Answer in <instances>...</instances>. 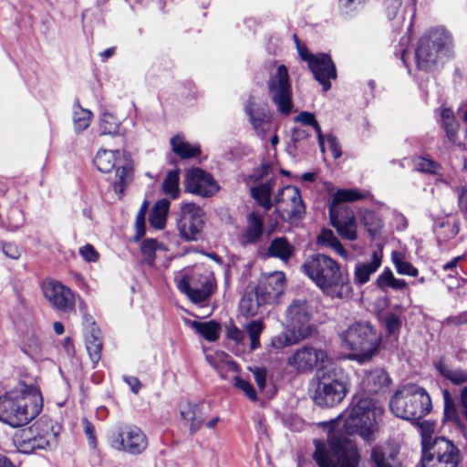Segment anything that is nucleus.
<instances>
[{"instance_id": "nucleus-1", "label": "nucleus", "mask_w": 467, "mask_h": 467, "mask_svg": "<svg viewBox=\"0 0 467 467\" xmlns=\"http://www.w3.org/2000/svg\"><path fill=\"white\" fill-rule=\"evenodd\" d=\"M303 273L331 298H348L352 293L348 274L333 258L317 254L303 263Z\"/></svg>"}, {"instance_id": "nucleus-2", "label": "nucleus", "mask_w": 467, "mask_h": 467, "mask_svg": "<svg viewBox=\"0 0 467 467\" xmlns=\"http://www.w3.org/2000/svg\"><path fill=\"white\" fill-rule=\"evenodd\" d=\"M43 407V398L36 386H25L23 389L0 397V420L16 428L27 424L36 417Z\"/></svg>"}, {"instance_id": "nucleus-3", "label": "nucleus", "mask_w": 467, "mask_h": 467, "mask_svg": "<svg viewBox=\"0 0 467 467\" xmlns=\"http://www.w3.org/2000/svg\"><path fill=\"white\" fill-rule=\"evenodd\" d=\"M313 459L318 467H358L361 455L358 446L337 431L328 435L327 443L315 441Z\"/></svg>"}, {"instance_id": "nucleus-4", "label": "nucleus", "mask_w": 467, "mask_h": 467, "mask_svg": "<svg viewBox=\"0 0 467 467\" xmlns=\"http://www.w3.org/2000/svg\"><path fill=\"white\" fill-rule=\"evenodd\" d=\"M341 347L350 350V358L369 360L378 351L381 337L368 322H354L338 333Z\"/></svg>"}, {"instance_id": "nucleus-5", "label": "nucleus", "mask_w": 467, "mask_h": 467, "mask_svg": "<svg viewBox=\"0 0 467 467\" xmlns=\"http://www.w3.org/2000/svg\"><path fill=\"white\" fill-rule=\"evenodd\" d=\"M391 411L399 418L416 420L425 417L431 410V400L425 389L409 384L395 392L389 401Z\"/></svg>"}, {"instance_id": "nucleus-6", "label": "nucleus", "mask_w": 467, "mask_h": 467, "mask_svg": "<svg viewBox=\"0 0 467 467\" xmlns=\"http://www.w3.org/2000/svg\"><path fill=\"white\" fill-rule=\"evenodd\" d=\"M365 195L358 190L342 189L337 191L329 205L328 213L333 227L346 240L354 241L358 237L357 222L354 213L343 202L360 200Z\"/></svg>"}, {"instance_id": "nucleus-7", "label": "nucleus", "mask_w": 467, "mask_h": 467, "mask_svg": "<svg viewBox=\"0 0 467 467\" xmlns=\"http://www.w3.org/2000/svg\"><path fill=\"white\" fill-rule=\"evenodd\" d=\"M383 410L376 406L369 399H360L345 418L344 430L348 434H358L363 440H375L378 431V420Z\"/></svg>"}, {"instance_id": "nucleus-8", "label": "nucleus", "mask_w": 467, "mask_h": 467, "mask_svg": "<svg viewBox=\"0 0 467 467\" xmlns=\"http://www.w3.org/2000/svg\"><path fill=\"white\" fill-rule=\"evenodd\" d=\"M314 400L319 406L332 407L340 403L348 392V376L340 368L319 369Z\"/></svg>"}, {"instance_id": "nucleus-9", "label": "nucleus", "mask_w": 467, "mask_h": 467, "mask_svg": "<svg viewBox=\"0 0 467 467\" xmlns=\"http://www.w3.org/2000/svg\"><path fill=\"white\" fill-rule=\"evenodd\" d=\"M57 431L50 419L42 417L27 429L15 436V444L23 453H32L45 450L56 442Z\"/></svg>"}, {"instance_id": "nucleus-10", "label": "nucleus", "mask_w": 467, "mask_h": 467, "mask_svg": "<svg viewBox=\"0 0 467 467\" xmlns=\"http://www.w3.org/2000/svg\"><path fill=\"white\" fill-rule=\"evenodd\" d=\"M461 452L456 445L443 437L428 441L422 436L421 467H457Z\"/></svg>"}, {"instance_id": "nucleus-11", "label": "nucleus", "mask_w": 467, "mask_h": 467, "mask_svg": "<svg viewBox=\"0 0 467 467\" xmlns=\"http://www.w3.org/2000/svg\"><path fill=\"white\" fill-rule=\"evenodd\" d=\"M178 289L186 294L193 303L206 301L213 293L214 279L199 270L179 272L175 276Z\"/></svg>"}, {"instance_id": "nucleus-12", "label": "nucleus", "mask_w": 467, "mask_h": 467, "mask_svg": "<svg viewBox=\"0 0 467 467\" xmlns=\"http://www.w3.org/2000/svg\"><path fill=\"white\" fill-rule=\"evenodd\" d=\"M453 39L443 26H436L427 31L419 40L415 58L430 57H451L453 55Z\"/></svg>"}, {"instance_id": "nucleus-13", "label": "nucleus", "mask_w": 467, "mask_h": 467, "mask_svg": "<svg viewBox=\"0 0 467 467\" xmlns=\"http://www.w3.org/2000/svg\"><path fill=\"white\" fill-rule=\"evenodd\" d=\"M108 441L112 449L132 455L142 453L148 446L146 435L135 425L114 427L108 433Z\"/></svg>"}, {"instance_id": "nucleus-14", "label": "nucleus", "mask_w": 467, "mask_h": 467, "mask_svg": "<svg viewBox=\"0 0 467 467\" xmlns=\"http://www.w3.org/2000/svg\"><path fill=\"white\" fill-rule=\"evenodd\" d=\"M94 164L99 171L104 173L116 168L113 187L116 192L122 193L131 180V169L123 159V153L120 150H100L95 156Z\"/></svg>"}, {"instance_id": "nucleus-15", "label": "nucleus", "mask_w": 467, "mask_h": 467, "mask_svg": "<svg viewBox=\"0 0 467 467\" xmlns=\"http://www.w3.org/2000/svg\"><path fill=\"white\" fill-rule=\"evenodd\" d=\"M314 311L305 299H295L287 306L285 321L288 331H294L299 338H307L316 332L312 323Z\"/></svg>"}, {"instance_id": "nucleus-16", "label": "nucleus", "mask_w": 467, "mask_h": 467, "mask_svg": "<svg viewBox=\"0 0 467 467\" xmlns=\"http://www.w3.org/2000/svg\"><path fill=\"white\" fill-rule=\"evenodd\" d=\"M204 212L193 202L182 203L176 222L180 236L186 242H197L202 238Z\"/></svg>"}, {"instance_id": "nucleus-17", "label": "nucleus", "mask_w": 467, "mask_h": 467, "mask_svg": "<svg viewBox=\"0 0 467 467\" xmlns=\"http://www.w3.org/2000/svg\"><path fill=\"white\" fill-rule=\"evenodd\" d=\"M328 361V355L323 348L304 345L296 348L286 358V364L299 373H309L323 367Z\"/></svg>"}, {"instance_id": "nucleus-18", "label": "nucleus", "mask_w": 467, "mask_h": 467, "mask_svg": "<svg viewBox=\"0 0 467 467\" xmlns=\"http://www.w3.org/2000/svg\"><path fill=\"white\" fill-rule=\"evenodd\" d=\"M268 86L271 99L277 106L279 112L288 115L292 110V91L288 71L284 65L277 67Z\"/></svg>"}, {"instance_id": "nucleus-19", "label": "nucleus", "mask_w": 467, "mask_h": 467, "mask_svg": "<svg viewBox=\"0 0 467 467\" xmlns=\"http://www.w3.org/2000/svg\"><path fill=\"white\" fill-rule=\"evenodd\" d=\"M275 209L284 220L302 219L306 209L299 190L290 185L282 188L275 197Z\"/></svg>"}, {"instance_id": "nucleus-20", "label": "nucleus", "mask_w": 467, "mask_h": 467, "mask_svg": "<svg viewBox=\"0 0 467 467\" xmlns=\"http://www.w3.org/2000/svg\"><path fill=\"white\" fill-rule=\"evenodd\" d=\"M370 467H403L400 447L393 441L375 444L369 451Z\"/></svg>"}, {"instance_id": "nucleus-21", "label": "nucleus", "mask_w": 467, "mask_h": 467, "mask_svg": "<svg viewBox=\"0 0 467 467\" xmlns=\"http://www.w3.org/2000/svg\"><path fill=\"white\" fill-rule=\"evenodd\" d=\"M185 191L202 197H210L219 191L213 176L200 168L188 170L185 174Z\"/></svg>"}, {"instance_id": "nucleus-22", "label": "nucleus", "mask_w": 467, "mask_h": 467, "mask_svg": "<svg viewBox=\"0 0 467 467\" xmlns=\"http://www.w3.org/2000/svg\"><path fill=\"white\" fill-rule=\"evenodd\" d=\"M43 293L46 299L57 310L69 312L75 307V297L72 291L55 280L43 284Z\"/></svg>"}, {"instance_id": "nucleus-23", "label": "nucleus", "mask_w": 467, "mask_h": 467, "mask_svg": "<svg viewBox=\"0 0 467 467\" xmlns=\"http://www.w3.org/2000/svg\"><path fill=\"white\" fill-rule=\"evenodd\" d=\"M285 274L283 272H274L261 280L256 289L257 296L265 304H271L284 293Z\"/></svg>"}, {"instance_id": "nucleus-24", "label": "nucleus", "mask_w": 467, "mask_h": 467, "mask_svg": "<svg viewBox=\"0 0 467 467\" xmlns=\"http://www.w3.org/2000/svg\"><path fill=\"white\" fill-rule=\"evenodd\" d=\"M180 415L191 435L201 430L204 422L202 406L198 403L185 402L180 405Z\"/></svg>"}, {"instance_id": "nucleus-25", "label": "nucleus", "mask_w": 467, "mask_h": 467, "mask_svg": "<svg viewBox=\"0 0 467 467\" xmlns=\"http://www.w3.org/2000/svg\"><path fill=\"white\" fill-rule=\"evenodd\" d=\"M308 68L315 78L322 85L323 90L331 88V79H336L337 71L333 60H306Z\"/></svg>"}, {"instance_id": "nucleus-26", "label": "nucleus", "mask_w": 467, "mask_h": 467, "mask_svg": "<svg viewBox=\"0 0 467 467\" xmlns=\"http://www.w3.org/2000/svg\"><path fill=\"white\" fill-rule=\"evenodd\" d=\"M254 106V100L250 99L245 106V112L257 135L265 139L266 134L273 130L270 116L264 109H255Z\"/></svg>"}, {"instance_id": "nucleus-27", "label": "nucleus", "mask_w": 467, "mask_h": 467, "mask_svg": "<svg viewBox=\"0 0 467 467\" xmlns=\"http://www.w3.org/2000/svg\"><path fill=\"white\" fill-rule=\"evenodd\" d=\"M246 227L240 236L242 244H256L262 237L264 232V218L256 213H250L246 219Z\"/></svg>"}, {"instance_id": "nucleus-28", "label": "nucleus", "mask_w": 467, "mask_h": 467, "mask_svg": "<svg viewBox=\"0 0 467 467\" xmlns=\"http://www.w3.org/2000/svg\"><path fill=\"white\" fill-rule=\"evenodd\" d=\"M382 263V255L379 252H373L368 262L358 263L354 270V282L358 285H363L370 279L371 275L375 274Z\"/></svg>"}, {"instance_id": "nucleus-29", "label": "nucleus", "mask_w": 467, "mask_h": 467, "mask_svg": "<svg viewBox=\"0 0 467 467\" xmlns=\"http://www.w3.org/2000/svg\"><path fill=\"white\" fill-rule=\"evenodd\" d=\"M389 383V375L380 368L368 372L362 380L363 387L368 393H378L384 390Z\"/></svg>"}, {"instance_id": "nucleus-30", "label": "nucleus", "mask_w": 467, "mask_h": 467, "mask_svg": "<svg viewBox=\"0 0 467 467\" xmlns=\"http://www.w3.org/2000/svg\"><path fill=\"white\" fill-rule=\"evenodd\" d=\"M437 371L453 385H462L467 383V369L462 368H451L442 359L434 363Z\"/></svg>"}, {"instance_id": "nucleus-31", "label": "nucleus", "mask_w": 467, "mask_h": 467, "mask_svg": "<svg viewBox=\"0 0 467 467\" xmlns=\"http://www.w3.org/2000/svg\"><path fill=\"white\" fill-rule=\"evenodd\" d=\"M317 243L319 246L334 251L344 259H348V254L341 244L338 238L330 229H323L317 236Z\"/></svg>"}, {"instance_id": "nucleus-32", "label": "nucleus", "mask_w": 467, "mask_h": 467, "mask_svg": "<svg viewBox=\"0 0 467 467\" xmlns=\"http://www.w3.org/2000/svg\"><path fill=\"white\" fill-rule=\"evenodd\" d=\"M376 285L382 291H386L389 288L401 291L407 288V282L404 279L396 278L392 271L388 267L378 276Z\"/></svg>"}, {"instance_id": "nucleus-33", "label": "nucleus", "mask_w": 467, "mask_h": 467, "mask_svg": "<svg viewBox=\"0 0 467 467\" xmlns=\"http://www.w3.org/2000/svg\"><path fill=\"white\" fill-rule=\"evenodd\" d=\"M86 348L93 363H98L101 358L102 340L100 330L95 327L89 329L86 336Z\"/></svg>"}, {"instance_id": "nucleus-34", "label": "nucleus", "mask_w": 467, "mask_h": 467, "mask_svg": "<svg viewBox=\"0 0 467 467\" xmlns=\"http://www.w3.org/2000/svg\"><path fill=\"white\" fill-rule=\"evenodd\" d=\"M170 208V201L159 200L153 206L150 214V223L155 229H163Z\"/></svg>"}, {"instance_id": "nucleus-35", "label": "nucleus", "mask_w": 467, "mask_h": 467, "mask_svg": "<svg viewBox=\"0 0 467 467\" xmlns=\"http://www.w3.org/2000/svg\"><path fill=\"white\" fill-rule=\"evenodd\" d=\"M173 152L182 159H189L198 156L201 153L200 146L190 144L181 136H175L171 140Z\"/></svg>"}, {"instance_id": "nucleus-36", "label": "nucleus", "mask_w": 467, "mask_h": 467, "mask_svg": "<svg viewBox=\"0 0 467 467\" xmlns=\"http://www.w3.org/2000/svg\"><path fill=\"white\" fill-rule=\"evenodd\" d=\"M293 253L294 246L285 237L274 239L268 248L271 256L280 258L284 262H287Z\"/></svg>"}, {"instance_id": "nucleus-37", "label": "nucleus", "mask_w": 467, "mask_h": 467, "mask_svg": "<svg viewBox=\"0 0 467 467\" xmlns=\"http://www.w3.org/2000/svg\"><path fill=\"white\" fill-rule=\"evenodd\" d=\"M391 262L399 275L416 277L419 275V270L408 261L407 256L398 251L391 253Z\"/></svg>"}, {"instance_id": "nucleus-38", "label": "nucleus", "mask_w": 467, "mask_h": 467, "mask_svg": "<svg viewBox=\"0 0 467 467\" xmlns=\"http://www.w3.org/2000/svg\"><path fill=\"white\" fill-rule=\"evenodd\" d=\"M73 124L77 132H81L89 127L92 118V112L89 109H83L77 99L73 106Z\"/></svg>"}, {"instance_id": "nucleus-39", "label": "nucleus", "mask_w": 467, "mask_h": 467, "mask_svg": "<svg viewBox=\"0 0 467 467\" xmlns=\"http://www.w3.org/2000/svg\"><path fill=\"white\" fill-rule=\"evenodd\" d=\"M274 180L271 177L266 182L261 183L258 186L251 189L252 196L256 200L259 205L264 207L266 211L270 210L272 203L270 196L273 189Z\"/></svg>"}, {"instance_id": "nucleus-40", "label": "nucleus", "mask_w": 467, "mask_h": 467, "mask_svg": "<svg viewBox=\"0 0 467 467\" xmlns=\"http://www.w3.org/2000/svg\"><path fill=\"white\" fill-rule=\"evenodd\" d=\"M442 396L444 401V420L455 423L461 428L462 431H464L465 427L460 419L456 403L451 398V393L448 389H444Z\"/></svg>"}, {"instance_id": "nucleus-41", "label": "nucleus", "mask_w": 467, "mask_h": 467, "mask_svg": "<svg viewBox=\"0 0 467 467\" xmlns=\"http://www.w3.org/2000/svg\"><path fill=\"white\" fill-rule=\"evenodd\" d=\"M261 304L264 303L261 301L260 296H257V292H255V295L245 294L239 303L240 313L247 317H254L257 315Z\"/></svg>"}, {"instance_id": "nucleus-42", "label": "nucleus", "mask_w": 467, "mask_h": 467, "mask_svg": "<svg viewBox=\"0 0 467 467\" xmlns=\"http://www.w3.org/2000/svg\"><path fill=\"white\" fill-rule=\"evenodd\" d=\"M99 130L101 135H119L120 134V121L115 115L106 111L100 117Z\"/></svg>"}, {"instance_id": "nucleus-43", "label": "nucleus", "mask_w": 467, "mask_h": 467, "mask_svg": "<svg viewBox=\"0 0 467 467\" xmlns=\"http://www.w3.org/2000/svg\"><path fill=\"white\" fill-rule=\"evenodd\" d=\"M305 338H299L294 331L282 332L272 337L270 346L275 349H283L295 345Z\"/></svg>"}, {"instance_id": "nucleus-44", "label": "nucleus", "mask_w": 467, "mask_h": 467, "mask_svg": "<svg viewBox=\"0 0 467 467\" xmlns=\"http://www.w3.org/2000/svg\"><path fill=\"white\" fill-rule=\"evenodd\" d=\"M192 326L208 341H215L219 337L220 326L214 321L193 322Z\"/></svg>"}, {"instance_id": "nucleus-45", "label": "nucleus", "mask_w": 467, "mask_h": 467, "mask_svg": "<svg viewBox=\"0 0 467 467\" xmlns=\"http://www.w3.org/2000/svg\"><path fill=\"white\" fill-rule=\"evenodd\" d=\"M361 222L365 229L372 236L378 234L382 227L380 217L373 211L366 210L362 213Z\"/></svg>"}, {"instance_id": "nucleus-46", "label": "nucleus", "mask_w": 467, "mask_h": 467, "mask_svg": "<svg viewBox=\"0 0 467 467\" xmlns=\"http://www.w3.org/2000/svg\"><path fill=\"white\" fill-rule=\"evenodd\" d=\"M179 170L170 171L162 182L163 192L172 199H177L179 196Z\"/></svg>"}, {"instance_id": "nucleus-47", "label": "nucleus", "mask_w": 467, "mask_h": 467, "mask_svg": "<svg viewBox=\"0 0 467 467\" xmlns=\"http://www.w3.org/2000/svg\"><path fill=\"white\" fill-rule=\"evenodd\" d=\"M140 249L144 255L145 263L150 266L153 265L156 251L166 250L164 244L157 242L155 239L144 240Z\"/></svg>"}, {"instance_id": "nucleus-48", "label": "nucleus", "mask_w": 467, "mask_h": 467, "mask_svg": "<svg viewBox=\"0 0 467 467\" xmlns=\"http://www.w3.org/2000/svg\"><path fill=\"white\" fill-rule=\"evenodd\" d=\"M413 169L420 172L440 175L441 166L430 158L418 156L413 159Z\"/></svg>"}, {"instance_id": "nucleus-49", "label": "nucleus", "mask_w": 467, "mask_h": 467, "mask_svg": "<svg viewBox=\"0 0 467 467\" xmlns=\"http://www.w3.org/2000/svg\"><path fill=\"white\" fill-rule=\"evenodd\" d=\"M245 330L250 339V349L255 350L260 347V336L264 330L262 320H253L246 324Z\"/></svg>"}, {"instance_id": "nucleus-50", "label": "nucleus", "mask_w": 467, "mask_h": 467, "mask_svg": "<svg viewBox=\"0 0 467 467\" xmlns=\"http://www.w3.org/2000/svg\"><path fill=\"white\" fill-rule=\"evenodd\" d=\"M441 118L447 137L450 140L454 141L458 130V123L454 119L452 110L448 108L442 109L441 111Z\"/></svg>"}, {"instance_id": "nucleus-51", "label": "nucleus", "mask_w": 467, "mask_h": 467, "mask_svg": "<svg viewBox=\"0 0 467 467\" xmlns=\"http://www.w3.org/2000/svg\"><path fill=\"white\" fill-rule=\"evenodd\" d=\"M296 120L302 124L312 126L315 129L316 132L317 133L318 143L321 151L325 152L324 136L322 135L319 124L316 120L315 115L310 112L303 111L296 116Z\"/></svg>"}, {"instance_id": "nucleus-52", "label": "nucleus", "mask_w": 467, "mask_h": 467, "mask_svg": "<svg viewBox=\"0 0 467 467\" xmlns=\"http://www.w3.org/2000/svg\"><path fill=\"white\" fill-rule=\"evenodd\" d=\"M25 221L23 212L17 207H12L7 213V223L4 226L10 231H16Z\"/></svg>"}, {"instance_id": "nucleus-53", "label": "nucleus", "mask_w": 467, "mask_h": 467, "mask_svg": "<svg viewBox=\"0 0 467 467\" xmlns=\"http://www.w3.org/2000/svg\"><path fill=\"white\" fill-rule=\"evenodd\" d=\"M383 324L386 327V330L389 336L397 337L400 327H401V319L399 316L394 313H388L383 317Z\"/></svg>"}, {"instance_id": "nucleus-54", "label": "nucleus", "mask_w": 467, "mask_h": 467, "mask_svg": "<svg viewBox=\"0 0 467 467\" xmlns=\"http://www.w3.org/2000/svg\"><path fill=\"white\" fill-rule=\"evenodd\" d=\"M206 359L218 371H220L221 365L223 364H225L231 369L235 368V364L229 359L228 355L224 352H216L213 356L209 355L206 357Z\"/></svg>"}, {"instance_id": "nucleus-55", "label": "nucleus", "mask_w": 467, "mask_h": 467, "mask_svg": "<svg viewBox=\"0 0 467 467\" xmlns=\"http://www.w3.org/2000/svg\"><path fill=\"white\" fill-rule=\"evenodd\" d=\"M148 210V202H143V203L140 206V211L137 213L136 216V230H137V238H140L144 234L145 231V216Z\"/></svg>"}, {"instance_id": "nucleus-56", "label": "nucleus", "mask_w": 467, "mask_h": 467, "mask_svg": "<svg viewBox=\"0 0 467 467\" xmlns=\"http://www.w3.org/2000/svg\"><path fill=\"white\" fill-rule=\"evenodd\" d=\"M234 385L237 389H241L245 393V395L251 400H256V391L254 388L245 379L235 377L234 378Z\"/></svg>"}, {"instance_id": "nucleus-57", "label": "nucleus", "mask_w": 467, "mask_h": 467, "mask_svg": "<svg viewBox=\"0 0 467 467\" xmlns=\"http://www.w3.org/2000/svg\"><path fill=\"white\" fill-rule=\"evenodd\" d=\"M82 425H83L84 432L88 439L89 447L92 449H96L98 442H97L94 425L91 422H89L87 419H83Z\"/></svg>"}, {"instance_id": "nucleus-58", "label": "nucleus", "mask_w": 467, "mask_h": 467, "mask_svg": "<svg viewBox=\"0 0 467 467\" xmlns=\"http://www.w3.org/2000/svg\"><path fill=\"white\" fill-rule=\"evenodd\" d=\"M226 337L237 345L243 344L245 338L244 332L233 324L227 326Z\"/></svg>"}, {"instance_id": "nucleus-59", "label": "nucleus", "mask_w": 467, "mask_h": 467, "mask_svg": "<svg viewBox=\"0 0 467 467\" xmlns=\"http://www.w3.org/2000/svg\"><path fill=\"white\" fill-rule=\"evenodd\" d=\"M458 208L463 218L467 220V189L459 187L456 189Z\"/></svg>"}, {"instance_id": "nucleus-60", "label": "nucleus", "mask_w": 467, "mask_h": 467, "mask_svg": "<svg viewBox=\"0 0 467 467\" xmlns=\"http://www.w3.org/2000/svg\"><path fill=\"white\" fill-rule=\"evenodd\" d=\"M79 254L85 261L89 263L97 262L99 256L94 246L89 244L80 247Z\"/></svg>"}, {"instance_id": "nucleus-61", "label": "nucleus", "mask_w": 467, "mask_h": 467, "mask_svg": "<svg viewBox=\"0 0 467 467\" xmlns=\"http://www.w3.org/2000/svg\"><path fill=\"white\" fill-rule=\"evenodd\" d=\"M402 0H384L386 14L389 19H394L400 11Z\"/></svg>"}, {"instance_id": "nucleus-62", "label": "nucleus", "mask_w": 467, "mask_h": 467, "mask_svg": "<svg viewBox=\"0 0 467 467\" xmlns=\"http://www.w3.org/2000/svg\"><path fill=\"white\" fill-rule=\"evenodd\" d=\"M324 141L325 148L327 146L335 159H337L341 156L340 146L336 137H334L333 135H327L326 139L324 138Z\"/></svg>"}, {"instance_id": "nucleus-63", "label": "nucleus", "mask_w": 467, "mask_h": 467, "mask_svg": "<svg viewBox=\"0 0 467 467\" xmlns=\"http://www.w3.org/2000/svg\"><path fill=\"white\" fill-rule=\"evenodd\" d=\"M434 61L435 60H402V63L408 68L409 72L411 70V65L409 62H412L420 70L428 71L433 67Z\"/></svg>"}, {"instance_id": "nucleus-64", "label": "nucleus", "mask_w": 467, "mask_h": 467, "mask_svg": "<svg viewBox=\"0 0 467 467\" xmlns=\"http://www.w3.org/2000/svg\"><path fill=\"white\" fill-rule=\"evenodd\" d=\"M273 165L271 163H263L260 168L254 171L251 174V178L254 181H259L267 177L272 173Z\"/></svg>"}]
</instances>
